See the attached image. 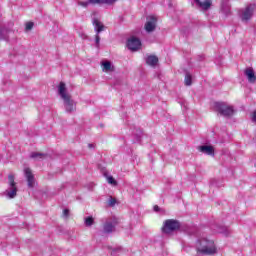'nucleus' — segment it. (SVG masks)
I'll return each mask as SVG.
<instances>
[{
    "label": "nucleus",
    "mask_w": 256,
    "mask_h": 256,
    "mask_svg": "<svg viewBox=\"0 0 256 256\" xmlns=\"http://www.w3.org/2000/svg\"><path fill=\"white\" fill-rule=\"evenodd\" d=\"M58 94L64 102V109L66 113H75L77 111V103L71 98V94L67 92L65 82H60L58 86Z\"/></svg>",
    "instance_id": "obj_1"
},
{
    "label": "nucleus",
    "mask_w": 256,
    "mask_h": 256,
    "mask_svg": "<svg viewBox=\"0 0 256 256\" xmlns=\"http://www.w3.org/2000/svg\"><path fill=\"white\" fill-rule=\"evenodd\" d=\"M127 47L130 51H139L141 49V40L136 37L128 39Z\"/></svg>",
    "instance_id": "obj_9"
},
{
    "label": "nucleus",
    "mask_w": 256,
    "mask_h": 256,
    "mask_svg": "<svg viewBox=\"0 0 256 256\" xmlns=\"http://www.w3.org/2000/svg\"><path fill=\"white\" fill-rule=\"evenodd\" d=\"M179 229H181V222L175 219H168L163 224L162 233L169 235V233L179 231Z\"/></svg>",
    "instance_id": "obj_4"
},
{
    "label": "nucleus",
    "mask_w": 256,
    "mask_h": 256,
    "mask_svg": "<svg viewBox=\"0 0 256 256\" xmlns=\"http://www.w3.org/2000/svg\"><path fill=\"white\" fill-rule=\"evenodd\" d=\"M220 10L223 15H229L231 13V6L229 5V2H222Z\"/></svg>",
    "instance_id": "obj_18"
},
{
    "label": "nucleus",
    "mask_w": 256,
    "mask_h": 256,
    "mask_svg": "<svg viewBox=\"0 0 256 256\" xmlns=\"http://www.w3.org/2000/svg\"><path fill=\"white\" fill-rule=\"evenodd\" d=\"M63 216L64 217H69V209H64L63 210Z\"/></svg>",
    "instance_id": "obj_27"
},
{
    "label": "nucleus",
    "mask_w": 256,
    "mask_h": 256,
    "mask_svg": "<svg viewBox=\"0 0 256 256\" xmlns=\"http://www.w3.org/2000/svg\"><path fill=\"white\" fill-rule=\"evenodd\" d=\"M146 63L150 67H156L157 63H159V58H157L155 55H150L146 58Z\"/></svg>",
    "instance_id": "obj_17"
},
{
    "label": "nucleus",
    "mask_w": 256,
    "mask_h": 256,
    "mask_svg": "<svg viewBox=\"0 0 256 256\" xmlns=\"http://www.w3.org/2000/svg\"><path fill=\"white\" fill-rule=\"evenodd\" d=\"M8 189L5 191L8 199H15L17 197V183L15 182V176L13 174L8 175Z\"/></svg>",
    "instance_id": "obj_6"
},
{
    "label": "nucleus",
    "mask_w": 256,
    "mask_h": 256,
    "mask_svg": "<svg viewBox=\"0 0 256 256\" xmlns=\"http://www.w3.org/2000/svg\"><path fill=\"white\" fill-rule=\"evenodd\" d=\"M24 176L29 189H33V187H35V175L33 174V171H31V168H24Z\"/></svg>",
    "instance_id": "obj_8"
},
{
    "label": "nucleus",
    "mask_w": 256,
    "mask_h": 256,
    "mask_svg": "<svg viewBox=\"0 0 256 256\" xmlns=\"http://www.w3.org/2000/svg\"><path fill=\"white\" fill-rule=\"evenodd\" d=\"M116 225H117L116 220H113V221L107 220L103 225L104 233H113V231H115Z\"/></svg>",
    "instance_id": "obj_12"
},
{
    "label": "nucleus",
    "mask_w": 256,
    "mask_h": 256,
    "mask_svg": "<svg viewBox=\"0 0 256 256\" xmlns=\"http://www.w3.org/2000/svg\"><path fill=\"white\" fill-rule=\"evenodd\" d=\"M34 25L35 24L33 22L26 23V26H25L26 31H31V29H33Z\"/></svg>",
    "instance_id": "obj_26"
},
{
    "label": "nucleus",
    "mask_w": 256,
    "mask_h": 256,
    "mask_svg": "<svg viewBox=\"0 0 256 256\" xmlns=\"http://www.w3.org/2000/svg\"><path fill=\"white\" fill-rule=\"evenodd\" d=\"M31 159H34L35 161H41V159H45V154L40 152H32L30 155Z\"/></svg>",
    "instance_id": "obj_20"
},
{
    "label": "nucleus",
    "mask_w": 256,
    "mask_h": 256,
    "mask_svg": "<svg viewBox=\"0 0 256 256\" xmlns=\"http://www.w3.org/2000/svg\"><path fill=\"white\" fill-rule=\"evenodd\" d=\"M199 7H201L204 11H207L211 7V0H194Z\"/></svg>",
    "instance_id": "obj_16"
},
{
    "label": "nucleus",
    "mask_w": 256,
    "mask_h": 256,
    "mask_svg": "<svg viewBox=\"0 0 256 256\" xmlns=\"http://www.w3.org/2000/svg\"><path fill=\"white\" fill-rule=\"evenodd\" d=\"M214 109L223 117H231V115H233V113L235 112V110H233L231 106L227 105L224 102L214 103Z\"/></svg>",
    "instance_id": "obj_5"
},
{
    "label": "nucleus",
    "mask_w": 256,
    "mask_h": 256,
    "mask_svg": "<svg viewBox=\"0 0 256 256\" xmlns=\"http://www.w3.org/2000/svg\"><path fill=\"white\" fill-rule=\"evenodd\" d=\"M9 39V29L0 26V40Z\"/></svg>",
    "instance_id": "obj_19"
},
{
    "label": "nucleus",
    "mask_w": 256,
    "mask_h": 256,
    "mask_svg": "<svg viewBox=\"0 0 256 256\" xmlns=\"http://www.w3.org/2000/svg\"><path fill=\"white\" fill-rule=\"evenodd\" d=\"M154 211H156V212L159 211V206L155 205L154 206Z\"/></svg>",
    "instance_id": "obj_30"
},
{
    "label": "nucleus",
    "mask_w": 256,
    "mask_h": 256,
    "mask_svg": "<svg viewBox=\"0 0 256 256\" xmlns=\"http://www.w3.org/2000/svg\"><path fill=\"white\" fill-rule=\"evenodd\" d=\"M196 250L202 255H215L217 253V246H215L213 240L200 238L196 242Z\"/></svg>",
    "instance_id": "obj_2"
},
{
    "label": "nucleus",
    "mask_w": 256,
    "mask_h": 256,
    "mask_svg": "<svg viewBox=\"0 0 256 256\" xmlns=\"http://www.w3.org/2000/svg\"><path fill=\"white\" fill-rule=\"evenodd\" d=\"M115 203H117V200L113 197H110L108 200L109 207H115Z\"/></svg>",
    "instance_id": "obj_25"
},
{
    "label": "nucleus",
    "mask_w": 256,
    "mask_h": 256,
    "mask_svg": "<svg viewBox=\"0 0 256 256\" xmlns=\"http://www.w3.org/2000/svg\"><path fill=\"white\" fill-rule=\"evenodd\" d=\"M192 83V78L191 75L189 73H186L185 75V85H187V87H189Z\"/></svg>",
    "instance_id": "obj_22"
},
{
    "label": "nucleus",
    "mask_w": 256,
    "mask_h": 256,
    "mask_svg": "<svg viewBox=\"0 0 256 256\" xmlns=\"http://www.w3.org/2000/svg\"><path fill=\"white\" fill-rule=\"evenodd\" d=\"M102 71L104 73H113L115 71V66L110 61L102 62Z\"/></svg>",
    "instance_id": "obj_14"
},
{
    "label": "nucleus",
    "mask_w": 256,
    "mask_h": 256,
    "mask_svg": "<svg viewBox=\"0 0 256 256\" xmlns=\"http://www.w3.org/2000/svg\"><path fill=\"white\" fill-rule=\"evenodd\" d=\"M244 75L247 77L249 83H255L256 76H255V71L253 70V68H246L244 70Z\"/></svg>",
    "instance_id": "obj_13"
},
{
    "label": "nucleus",
    "mask_w": 256,
    "mask_h": 256,
    "mask_svg": "<svg viewBox=\"0 0 256 256\" xmlns=\"http://www.w3.org/2000/svg\"><path fill=\"white\" fill-rule=\"evenodd\" d=\"M253 11H255V5L250 4L246 8L241 10L240 18L242 21H249L253 17Z\"/></svg>",
    "instance_id": "obj_7"
},
{
    "label": "nucleus",
    "mask_w": 256,
    "mask_h": 256,
    "mask_svg": "<svg viewBox=\"0 0 256 256\" xmlns=\"http://www.w3.org/2000/svg\"><path fill=\"white\" fill-rule=\"evenodd\" d=\"M198 151L204 155H210V157H215V148L211 145L198 146Z\"/></svg>",
    "instance_id": "obj_11"
},
{
    "label": "nucleus",
    "mask_w": 256,
    "mask_h": 256,
    "mask_svg": "<svg viewBox=\"0 0 256 256\" xmlns=\"http://www.w3.org/2000/svg\"><path fill=\"white\" fill-rule=\"evenodd\" d=\"M84 224L86 225V227H91L95 224V219L93 218V216H88L84 219Z\"/></svg>",
    "instance_id": "obj_21"
},
{
    "label": "nucleus",
    "mask_w": 256,
    "mask_h": 256,
    "mask_svg": "<svg viewBox=\"0 0 256 256\" xmlns=\"http://www.w3.org/2000/svg\"><path fill=\"white\" fill-rule=\"evenodd\" d=\"M92 25H93L94 31L96 33L95 34V45H96L97 49H99V47L101 45V36H99V35L101 33H103V31H105V29H107V27L105 26V24H103V22H101L97 18H93Z\"/></svg>",
    "instance_id": "obj_3"
},
{
    "label": "nucleus",
    "mask_w": 256,
    "mask_h": 256,
    "mask_svg": "<svg viewBox=\"0 0 256 256\" xmlns=\"http://www.w3.org/2000/svg\"><path fill=\"white\" fill-rule=\"evenodd\" d=\"M77 4L80 6V7H84V8H87L89 7V0L88 1H78Z\"/></svg>",
    "instance_id": "obj_24"
},
{
    "label": "nucleus",
    "mask_w": 256,
    "mask_h": 256,
    "mask_svg": "<svg viewBox=\"0 0 256 256\" xmlns=\"http://www.w3.org/2000/svg\"><path fill=\"white\" fill-rule=\"evenodd\" d=\"M89 149H95V144H88Z\"/></svg>",
    "instance_id": "obj_29"
},
{
    "label": "nucleus",
    "mask_w": 256,
    "mask_h": 256,
    "mask_svg": "<svg viewBox=\"0 0 256 256\" xmlns=\"http://www.w3.org/2000/svg\"><path fill=\"white\" fill-rule=\"evenodd\" d=\"M115 1L117 0H88V3L90 5H113V3H115Z\"/></svg>",
    "instance_id": "obj_15"
},
{
    "label": "nucleus",
    "mask_w": 256,
    "mask_h": 256,
    "mask_svg": "<svg viewBox=\"0 0 256 256\" xmlns=\"http://www.w3.org/2000/svg\"><path fill=\"white\" fill-rule=\"evenodd\" d=\"M252 121L253 123H256V110L252 114Z\"/></svg>",
    "instance_id": "obj_28"
},
{
    "label": "nucleus",
    "mask_w": 256,
    "mask_h": 256,
    "mask_svg": "<svg viewBox=\"0 0 256 256\" xmlns=\"http://www.w3.org/2000/svg\"><path fill=\"white\" fill-rule=\"evenodd\" d=\"M107 181L110 185H113V187H116L117 185V180L115 178H113V176H108L107 177Z\"/></svg>",
    "instance_id": "obj_23"
},
{
    "label": "nucleus",
    "mask_w": 256,
    "mask_h": 256,
    "mask_svg": "<svg viewBox=\"0 0 256 256\" xmlns=\"http://www.w3.org/2000/svg\"><path fill=\"white\" fill-rule=\"evenodd\" d=\"M156 27H157V18L155 16H149L145 24V29L147 33H152V31H155Z\"/></svg>",
    "instance_id": "obj_10"
}]
</instances>
